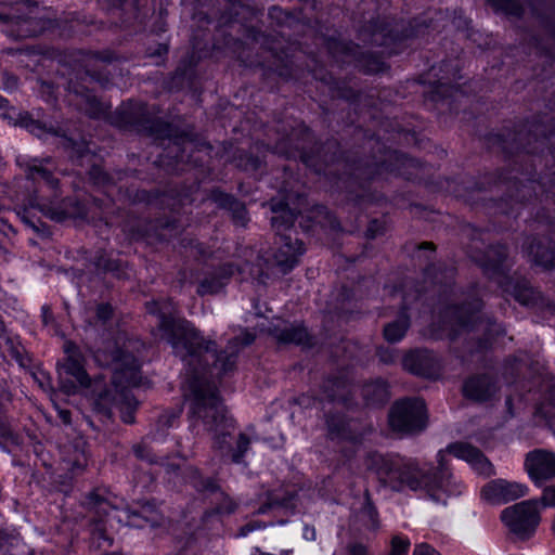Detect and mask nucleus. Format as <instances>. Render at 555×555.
<instances>
[{
    "label": "nucleus",
    "instance_id": "obj_1",
    "mask_svg": "<svg viewBox=\"0 0 555 555\" xmlns=\"http://www.w3.org/2000/svg\"><path fill=\"white\" fill-rule=\"evenodd\" d=\"M146 308L150 313L158 314L160 338L172 347L186 366L184 397L190 426L193 429L203 427L211 436L216 450L222 455H230L234 463H241L251 439L247 434L240 433L235 446L232 444L235 422L219 397L216 382L234 370L241 348L250 345L255 336L244 332L242 337L230 339L227 348L218 353L216 343L205 340L191 322L173 318L171 300L151 301Z\"/></svg>",
    "mask_w": 555,
    "mask_h": 555
},
{
    "label": "nucleus",
    "instance_id": "obj_2",
    "mask_svg": "<svg viewBox=\"0 0 555 555\" xmlns=\"http://www.w3.org/2000/svg\"><path fill=\"white\" fill-rule=\"evenodd\" d=\"M446 452L459 460L465 461L476 473L491 476L494 470L492 464L476 447L455 442L447 450L437 454L438 466L422 467L417 461L399 455H383L374 453L369 457V467L375 469L379 480L391 490L402 491L409 489L422 492L436 502L443 501V495H456L462 492V485L448 472Z\"/></svg>",
    "mask_w": 555,
    "mask_h": 555
},
{
    "label": "nucleus",
    "instance_id": "obj_3",
    "mask_svg": "<svg viewBox=\"0 0 555 555\" xmlns=\"http://www.w3.org/2000/svg\"><path fill=\"white\" fill-rule=\"evenodd\" d=\"M9 12H0V29L13 39L39 36L53 25L46 9L35 0H11Z\"/></svg>",
    "mask_w": 555,
    "mask_h": 555
},
{
    "label": "nucleus",
    "instance_id": "obj_4",
    "mask_svg": "<svg viewBox=\"0 0 555 555\" xmlns=\"http://www.w3.org/2000/svg\"><path fill=\"white\" fill-rule=\"evenodd\" d=\"M501 519L521 540L531 538L541 521L539 501L526 500L504 508Z\"/></svg>",
    "mask_w": 555,
    "mask_h": 555
},
{
    "label": "nucleus",
    "instance_id": "obj_5",
    "mask_svg": "<svg viewBox=\"0 0 555 555\" xmlns=\"http://www.w3.org/2000/svg\"><path fill=\"white\" fill-rule=\"evenodd\" d=\"M427 424L425 403L421 399L397 401L389 412L392 430L402 434L422 431Z\"/></svg>",
    "mask_w": 555,
    "mask_h": 555
},
{
    "label": "nucleus",
    "instance_id": "obj_6",
    "mask_svg": "<svg viewBox=\"0 0 555 555\" xmlns=\"http://www.w3.org/2000/svg\"><path fill=\"white\" fill-rule=\"evenodd\" d=\"M481 304L479 300L474 299L462 307H449L446 311V317L449 322L459 327L466 328L472 326L477 331H482L487 335V341L494 335H500L503 330L500 324L492 322L490 319H481L476 315L480 310Z\"/></svg>",
    "mask_w": 555,
    "mask_h": 555
},
{
    "label": "nucleus",
    "instance_id": "obj_7",
    "mask_svg": "<svg viewBox=\"0 0 555 555\" xmlns=\"http://www.w3.org/2000/svg\"><path fill=\"white\" fill-rule=\"evenodd\" d=\"M527 492L528 488L522 483L495 479L482 488L481 496L489 503L501 504L522 498Z\"/></svg>",
    "mask_w": 555,
    "mask_h": 555
},
{
    "label": "nucleus",
    "instance_id": "obj_8",
    "mask_svg": "<svg viewBox=\"0 0 555 555\" xmlns=\"http://www.w3.org/2000/svg\"><path fill=\"white\" fill-rule=\"evenodd\" d=\"M525 467L537 485L555 478V453L542 449L533 450L527 454Z\"/></svg>",
    "mask_w": 555,
    "mask_h": 555
},
{
    "label": "nucleus",
    "instance_id": "obj_9",
    "mask_svg": "<svg viewBox=\"0 0 555 555\" xmlns=\"http://www.w3.org/2000/svg\"><path fill=\"white\" fill-rule=\"evenodd\" d=\"M406 371L433 378L439 374V362L436 354L426 349H416L409 352L403 359Z\"/></svg>",
    "mask_w": 555,
    "mask_h": 555
},
{
    "label": "nucleus",
    "instance_id": "obj_10",
    "mask_svg": "<svg viewBox=\"0 0 555 555\" xmlns=\"http://www.w3.org/2000/svg\"><path fill=\"white\" fill-rule=\"evenodd\" d=\"M498 390L496 380L488 374L473 375L463 385L464 396L477 402L490 400Z\"/></svg>",
    "mask_w": 555,
    "mask_h": 555
},
{
    "label": "nucleus",
    "instance_id": "obj_11",
    "mask_svg": "<svg viewBox=\"0 0 555 555\" xmlns=\"http://www.w3.org/2000/svg\"><path fill=\"white\" fill-rule=\"evenodd\" d=\"M0 116L10 125L25 128L37 137H42L47 132L41 121L34 119L27 112L9 106V101L2 96H0Z\"/></svg>",
    "mask_w": 555,
    "mask_h": 555
},
{
    "label": "nucleus",
    "instance_id": "obj_12",
    "mask_svg": "<svg viewBox=\"0 0 555 555\" xmlns=\"http://www.w3.org/2000/svg\"><path fill=\"white\" fill-rule=\"evenodd\" d=\"M20 166L23 168L28 180L34 182L42 181L51 190H55L59 180L53 176L54 165L51 159L34 158L27 162L18 160Z\"/></svg>",
    "mask_w": 555,
    "mask_h": 555
},
{
    "label": "nucleus",
    "instance_id": "obj_13",
    "mask_svg": "<svg viewBox=\"0 0 555 555\" xmlns=\"http://www.w3.org/2000/svg\"><path fill=\"white\" fill-rule=\"evenodd\" d=\"M64 352L66 353V359L62 363L61 370L65 374L73 376L80 386L88 387L90 378L83 367V358L78 347L72 341H66L64 344Z\"/></svg>",
    "mask_w": 555,
    "mask_h": 555
},
{
    "label": "nucleus",
    "instance_id": "obj_14",
    "mask_svg": "<svg viewBox=\"0 0 555 555\" xmlns=\"http://www.w3.org/2000/svg\"><path fill=\"white\" fill-rule=\"evenodd\" d=\"M304 253L305 248L299 240L281 236L280 247L274 254L275 263L283 273H286L298 263V259Z\"/></svg>",
    "mask_w": 555,
    "mask_h": 555
},
{
    "label": "nucleus",
    "instance_id": "obj_15",
    "mask_svg": "<svg viewBox=\"0 0 555 555\" xmlns=\"http://www.w3.org/2000/svg\"><path fill=\"white\" fill-rule=\"evenodd\" d=\"M124 516L118 515V512L112 509V513L108 514L109 519H118L119 521H125L128 526L142 528L145 524H150L151 526H156L159 524V515L156 509L153 508L151 504H144L141 507L140 512L137 511H125L122 512Z\"/></svg>",
    "mask_w": 555,
    "mask_h": 555
},
{
    "label": "nucleus",
    "instance_id": "obj_16",
    "mask_svg": "<svg viewBox=\"0 0 555 555\" xmlns=\"http://www.w3.org/2000/svg\"><path fill=\"white\" fill-rule=\"evenodd\" d=\"M273 336L281 343H293L306 345L309 343V334L305 326L299 323L280 322L271 330Z\"/></svg>",
    "mask_w": 555,
    "mask_h": 555
},
{
    "label": "nucleus",
    "instance_id": "obj_17",
    "mask_svg": "<svg viewBox=\"0 0 555 555\" xmlns=\"http://www.w3.org/2000/svg\"><path fill=\"white\" fill-rule=\"evenodd\" d=\"M112 363L115 370L122 374L128 384L137 383V375L140 369V361L130 352L116 349L112 354Z\"/></svg>",
    "mask_w": 555,
    "mask_h": 555
},
{
    "label": "nucleus",
    "instance_id": "obj_18",
    "mask_svg": "<svg viewBox=\"0 0 555 555\" xmlns=\"http://www.w3.org/2000/svg\"><path fill=\"white\" fill-rule=\"evenodd\" d=\"M75 98L73 101L77 108L90 117L98 118L105 112L104 105L90 90H75Z\"/></svg>",
    "mask_w": 555,
    "mask_h": 555
},
{
    "label": "nucleus",
    "instance_id": "obj_19",
    "mask_svg": "<svg viewBox=\"0 0 555 555\" xmlns=\"http://www.w3.org/2000/svg\"><path fill=\"white\" fill-rule=\"evenodd\" d=\"M271 209L275 214L271 218L272 227L278 231L288 229L294 224L295 212L288 208L287 203L284 202H272Z\"/></svg>",
    "mask_w": 555,
    "mask_h": 555
},
{
    "label": "nucleus",
    "instance_id": "obj_20",
    "mask_svg": "<svg viewBox=\"0 0 555 555\" xmlns=\"http://www.w3.org/2000/svg\"><path fill=\"white\" fill-rule=\"evenodd\" d=\"M362 396L367 404H382L388 399L387 384L376 379L362 387Z\"/></svg>",
    "mask_w": 555,
    "mask_h": 555
},
{
    "label": "nucleus",
    "instance_id": "obj_21",
    "mask_svg": "<svg viewBox=\"0 0 555 555\" xmlns=\"http://www.w3.org/2000/svg\"><path fill=\"white\" fill-rule=\"evenodd\" d=\"M526 248L528 256L535 264L542 266L544 268L553 267V251L544 247L540 240L533 238Z\"/></svg>",
    "mask_w": 555,
    "mask_h": 555
},
{
    "label": "nucleus",
    "instance_id": "obj_22",
    "mask_svg": "<svg viewBox=\"0 0 555 555\" xmlns=\"http://www.w3.org/2000/svg\"><path fill=\"white\" fill-rule=\"evenodd\" d=\"M409 327V317L402 313L397 320L385 325L384 337L389 343H398L405 336Z\"/></svg>",
    "mask_w": 555,
    "mask_h": 555
},
{
    "label": "nucleus",
    "instance_id": "obj_23",
    "mask_svg": "<svg viewBox=\"0 0 555 555\" xmlns=\"http://www.w3.org/2000/svg\"><path fill=\"white\" fill-rule=\"evenodd\" d=\"M231 274H233V267L231 264L224 266L217 278L205 279L202 281L197 288V293L199 295L218 293L224 286V280Z\"/></svg>",
    "mask_w": 555,
    "mask_h": 555
},
{
    "label": "nucleus",
    "instance_id": "obj_24",
    "mask_svg": "<svg viewBox=\"0 0 555 555\" xmlns=\"http://www.w3.org/2000/svg\"><path fill=\"white\" fill-rule=\"evenodd\" d=\"M22 346L16 338L9 335L2 320L0 319V352L5 357L21 361Z\"/></svg>",
    "mask_w": 555,
    "mask_h": 555
},
{
    "label": "nucleus",
    "instance_id": "obj_25",
    "mask_svg": "<svg viewBox=\"0 0 555 555\" xmlns=\"http://www.w3.org/2000/svg\"><path fill=\"white\" fill-rule=\"evenodd\" d=\"M185 482L191 483L197 491H214L217 486L211 479H204L197 469L185 467L183 469Z\"/></svg>",
    "mask_w": 555,
    "mask_h": 555
},
{
    "label": "nucleus",
    "instance_id": "obj_26",
    "mask_svg": "<svg viewBox=\"0 0 555 555\" xmlns=\"http://www.w3.org/2000/svg\"><path fill=\"white\" fill-rule=\"evenodd\" d=\"M220 203L222 206H227L232 210V217L236 224L246 225L248 218L245 206L235 201L232 196L222 195Z\"/></svg>",
    "mask_w": 555,
    "mask_h": 555
},
{
    "label": "nucleus",
    "instance_id": "obj_27",
    "mask_svg": "<svg viewBox=\"0 0 555 555\" xmlns=\"http://www.w3.org/2000/svg\"><path fill=\"white\" fill-rule=\"evenodd\" d=\"M360 519L367 528L375 529L378 526L377 511L372 504L367 491L365 492L364 504L360 511Z\"/></svg>",
    "mask_w": 555,
    "mask_h": 555
},
{
    "label": "nucleus",
    "instance_id": "obj_28",
    "mask_svg": "<svg viewBox=\"0 0 555 555\" xmlns=\"http://www.w3.org/2000/svg\"><path fill=\"white\" fill-rule=\"evenodd\" d=\"M180 414H181V410L166 412L163 415H160L158 418V422H157L158 429H157V433H155L153 435V439L162 438V435L158 433V430H164L165 428L173 427L176 425V423L178 422Z\"/></svg>",
    "mask_w": 555,
    "mask_h": 555
},
{
    "label": "nucleus",
    "instance_id": "obj_29",
    "mask_svg": "<svg viewBox=\"0 0 555 555\" xmlns=\"http://www.w3.org/2000/svg\"><path fill=\"white\" fill-rule=\"evenodd\" d=\"M496 10L509 15H520L521 5L514 0H488Z\"/></svg>",
    "mask_w": 555,
    "mask_h": 555
},
{
    "label": "nucleus",
    "instance_id": "obj_30",
    "mask_svg": "<svg viewBox=\"0 0 555 555\" xmlns=\"http://www.w3.org/2000/svg\"><path fill=\"white\" fill-rule=\"evenodd\" d=\"M411 542L406 537L395 535L390 542L389 555H406Z\"/></svg>",
    "mask_w": 555,
    "mask_h": 555
},
{
    "label": "nucleus",
    "instance_id": "obj_31",
    "mask_svg": "<svg viewBox=\"0 0 555 555\" xmlns=\"http://www.w3.org/2000/svg\"><path fill=\"white\" fill-rule=\"evenodd\" d=\"M327 426L331 435L336 436L338 438H347L346 427H350V424H346L343 420H336V417L332 416L327 420Z\"/></svg>",
    "mask_w": 555,
    "mask_h": 555
},
{
    "label": "nucleus",
    "instance_id": "obj_32",
    "mask_svg": "<svg viewBox=\"0 0 555 555\" xmlns=\"http://www.w3.org/2000/svg\"><path fill=\"white\" fill-rule=\"evenodd\" d=\"M515 299L522 305H530L534 299V292L531 287L524 285L515 291Z\"/></svg>",
    "mask_w": 555,
    "mask_h": 555
},
{
    "label": "nucleus",
    "instance_id": "obj_33",
    "mask_svg": "<svg viewBox=\"0 0 555 555\" xmlns=\"http://www.w3.org/2000/svg\"><path fill=\"white\" fill-rule=\"evenodd\" d=\"M126 405L121 408V418L126 424H132L134 422L133 412L138 405V402L134 400H130L126 397Z\"/></svg>",
    "mask_w": 555,
    "mask_h": 555
},
{
    "label": "nucleus",
    "instance_id": "obj_34",
    "mask_svg": "<svg viewBox=\"0 0 555 555\" xmlns=\"http://www.w3.org/2000/svg\"><path fill=\"white\" fill-rule=\"evenodd\" d=\"M555 507V485L544 488L539 506Z\"/></svg>",
    "mask_w": 555,
    "mask_h": 555
},
{
    "label": "nucleus",
    "instance_id": "obj_35",
    "mask_svg": "<svg viewBox=\"0 0 555 555\" xmlns=\"http://www.w3.org/2000/svg\"><path fill=\"white\" fill-rule=\"evenodd\" d=\"M237 505L229 496H223L222 502L218 505L216 512L218 514H232L235 512Z\"/></svg>",
    "mask_w": 555,
    "mask_h": 555
},
{
    "label": "nucleus",
    "instance_id": "obj_36",
    "mask_svg": "<svg viewBox=\"0 0 555 555\" xmlns=\"http://www.w3.org/2000/svg\"><path fill=\"white\" fill-rule=\"evenodd\" d=\"M41 209L44 211L46 215H48L51 219H53L55 221H63L70 216L69 212H67L63 209H56V208L44 207V206H42Z\"/></svg>",
    "mask_w": 555,
    "mask_h": 555
},
{
    "label": "nucleus",
    "instance_id": "obj_37",
    "mask_svg": "<svg viewBox=\"0 0 555 555\" xmlns=\"http://www.w3.org/2000/svg\"><path fill=\"white\" fill-rule=\"evenodd\" d=\"M413 555H440L431 545L427 543L416 544Z\"/></svg>",
    "mask_w": 555,
    "mask_h": 555
},
{
    "label": "nucleus",
    "instance_id": "obj_38",
    "mask_svg": "<svg viewBox=\"0 0 555 555\" xmlns=\"http://www.w3.org/2000/svg\"><path fill=\"white\" fill-rule=\"evenodd\" d=\"M113 309L109 305L102 304L96 309V317L99 320L106 321L111 318Z\"/></svg>",
    "mask_w": 555,
    "mask_h": 555
},
{
    "label": "nucleus",
    "instance_id": "obj_39",
    "mask_svg": "<svg viewBox=\"0 0 555 555\" xmlns=\"http://www.w3.org/2000/svg\"><path fill=\"white\" fill-rule=\"evenodd\" d=\"M133 452L137 457L152 462V457H150L149 450L144 443L135 444L133 447Z\"/></svg>",
    "mask_w": 555,
    "mask_h": 555
},
{
    "label": "nucleus",
    "instance_id": "obj_40",
    "mask_svg": "<svg viewBox=\"0 0 555 555\" xmlns=\"http://www.w3.org/2000/svg\"><path fill=\"white\" fill-rule=\"evenodd\" d=\"M0 436L3 438H11L13 439V434L7 424L5 418L2 415V409L0 408Z\"/></svg>",
    "mask_w": 555,
    "mask_h": 555
},
{
    "label": "nucleus",
    "instance_id": "obj_41",
    "mask_svg": "<svg viewBox=\"0 0 555 555\" xmlns=\"http://www.w3.org/2000/svg\"><path fill=\"white\" fill-rule=\"evenodd\" d=\"M42 323L44 326L54 325V319L51 309L48 306L41 308Z\"/></svg>",
    "mask_w": 555,
    "mask_h": 555
},
{
    "label": "nucleus",
    "instance_id": "obj_42",
    "mask_svg": "<svg viewBox=\"0 0 555 555\" xmlns=\"http://www.w3.org/2000/svg\"><path fill=\"white\" fill-rule=\"evenodd\" d=\"M349 555H367V551L362 544H352L349 546Z\"/></svg>",
    "mask_w": 555,
    "mask_h": 555
},
{
    "label": "nucleus",
    "instance_id": "obj_43",
    "mask_svg": "<svg viewBox=\"0 0 555 555\" xmlns=\"http://www.w3.org/2000/svg\"><path fill=\"white\" fill-rule=\"evenodd\" d=\"M318 401L315 399H310L309 396L302 395L298 398V404L302 405L304 408H312L315 406Z\"/></svg>",
    "mask_w": 555,
    "mask_h": 555
},
{
    "label": "nucleus",
    "instance_id": "obj_44",
    "mask_svg": "<svg viewBox=\"0 0 555 555\" xmlns=\"http://www.w3.org/2000/svg\"><path fill=\"white\" fill-rule=\"evenodd\" d=\"M57 414L64 424H70L72 418L68 410L57 409Z\"/></svg>",
    "mask_w": 555,
    "mask_h": 555
},
{
    "label": "nucleus",
    "instance_id": "obj_45",
    "mask_svg": "<svg viewBox=\"0 0 555 555\" xmlns=\"http://www.w3.org/2000/svg\"><path fill=\"white\" fill-rule=\"evenodd\" d=\"M498 259L494 261V263L492 264L493 269H499L502 263H503V259L505 257V250L504 249H501L498 251Z\"/></svg>",
    "mask_w": 555,
    "mask_h": 555
},
{
    "label": "nucleus",
    "instance_id": "obj_46",
    "mask_svg": "<svg viewBox=\"0 0 555 555\" xmlns=\"http://www.w3.org/2000/svg\"><path fill=\"white\" fill-rule=\"evenodd\" d=\"M86 466V457L85 455H81V459H77L74 463H73V470H76V469H82L83 467Z\"/></svg>",
    "mask_w": 555,
    "mask_h": 555
},
{
    "label": "nucleus",
    "instance_id": "obj_47",
    "mask_svg": "<svg viewBox=\"0 0 555 555\" xmlns=\"http://www.w3.org/2000/svg\"><path fill=\"white\" fill-rule=\"evenodd\" d=\"M257 528H260V526H256V525H253V524H248L246 526H244L242 529H241V535H246L248 534L249 532L254 531L255 529Z\"/></svg>",
    "mask_w": 555,
    "mask_h": 555
},
{
    "label": "nucleus",
    "instance_id": "obj_48",
    "mask_svg": "<svg viewBox=\"0 0 555 555\" xmlns=\"http://www.w3.org/2000/svg\"><path fill=\"white\" fill-rule=\"evenodd\" d=\"M103 268L106 271H115L118 269V263L115 261H108L107 263L103 264Z\"/></svg>",
    "mask_w": 555,
    "mask_h": 555
},
{
    "label": "nucleus",
    "instance_id": "obj_49",
    "mask_svg": "<svg viewBox=\"0 0 555 555\" xmlns=\"http://www.w3.org/2000/svg\"><path fill=\"white\" fill-rule=\"evenodd\" d=\"M304 534H305L306 539L313 540L314 535H315L314 529H310V528L306 527Z\"/></svg>",
    "mask_w": 555,
    "mask_h": 555
},
{
    "label": "nucleus",
    "instance_id": "obj_50",
    "mask_svg": "<svg viewBox=\"0 0 555 555\" xmlns=\"http://www.w3.org/2000/svg\"><path fill=\"white\" fill-rule=\"evenodd\" d=\"M380 360L384 362H391L392 361V354H382L380 353Z\"/></svg>",
    "mask_w": 555,
    "mask_h": 555
},
{
    "label": "nucleus",
    "instance_id": "obj_51",
    "mask_svg": "<svg viewBox=\"0 0 555 555\" xmlns=\"http://www.w3.org/2000/svg\"><path fill=\"white\" fill-rule=\"evenodd\" d=\"M330 400H336V399H339L340 396L338 393H336L335 391H332V392H328L327 396H326Z\"/></svg>",
    "mask_w": 555,
    "mask_h": 555
},
{
    "label": "nucleus",
    "instance_id": "obj_52",
    "mask_svg": "<svg viewBox=\"0 0 555 555\" xmlns=\"http://www.w3.org/2000/svg\"><path fill=\"white\" fill-rule=\"evenodd\" d=\"M69 89H73V98L70 99V102L74 103L73 100H75V90H79V91H83V90H87L86 88H76V87H73V86H69Z\"/></svg>",
    "mask_w": 555,
    "mask_h": 555
},
{
    "label": "nucleus",
    "instance_id": "obj_53",
    "mask_svg": "<svg viewBox=\"0 0 555 555\" xmlns=\"http://www.w3.org/2000/svg\"><path fill=\"white\" fill-rule=\"evenodd\" d=\"M431 246H433V245H431L430 243H424V244L422 245V247H424V248H431Z\"/></svg>",
    "mask_w": 555,
    "mask_h": 555
},
{
    "label": "nucleus",
    "instance_id": "obj_54",
    "mask_svg": "<svg viewBox=\"0 0 555 555\" xmlns=\"http://www.w3.org/2000/svg\"><path fill=\"white\" fill-rule=\"evenodd\" d=\"M336 47H340L343 49H347V47L345 44H341V43L336 44Z\"/></svg>",
    "mask_w": 555,
    "mask_h": 555
},
{
    "label": "nucleus",
    "instance_id": "obj_55",
    "mask_svg": "<svg viewBox=\"0 0 555 555\" xmlns=\"http://www.w3.org/2000/svg\"><path fill=\"white\" fill-rule=\"evenodd\" d=\"M304 162L309 165V159L304 157Z\"/></svg>",
    "mask_w": 555,
    "mask_h": 555
},
{
    "label": "nucleus",
    "instance_id": "obj_56",
    "mask_svg": "<svg viewBox=\"0 0 555 555\" xmlns=\"http://www.w3.org/2000/svg\"><path fill=\"white\" fill-rule=\"evenodd\" d=\"M554 425H555V421H554Z\"/></svg>",
    "mask_w": 555,
    "mask_h": 555
}]
</instances>
